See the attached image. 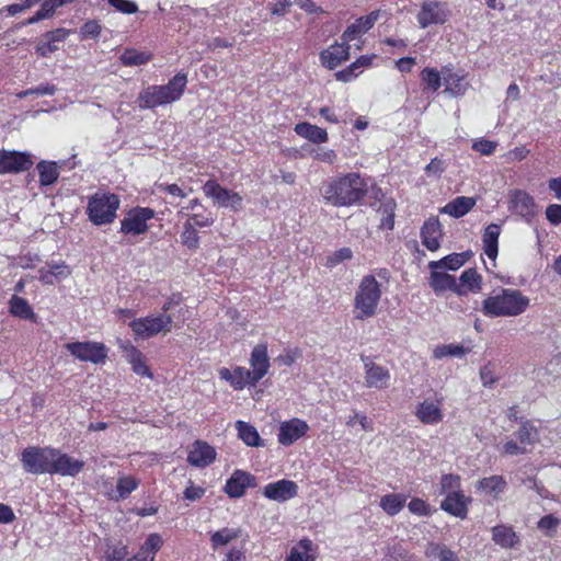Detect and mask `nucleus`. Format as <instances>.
<instances>
[{"instance_id":"nucleus-1","label":"nucleus","mask_w":561,"mask_h":561,"mask_svg":"<svg viewBox=\"0 0 561 561\" xmlns=\"http://www.w3.org/2000/svg\"><path fill=\"white\" fill-rule=\"evenodd\" d=\"M369 179L358 172L340 174L321 188L324 202L334 207H350L358 205L368 193Z\"/></svg>"},{"instance_id":"nucleus-2","label":"nucleus","mask_w":561,"mask_h":561,"mask_svg":"<svg viewBox=\"0 0 561 561\" xmlns=\"http://www.w3.org/2000/svg\"><path fill=\"white\" fill-rule=\"evenodd\" d=\"M187 84V76L184 72L176 73L167 84L148 85L142 89L136 102L140 110H153L171 104L181 99Z\"/></svg>"},{"instance_id":"nucleus-3","label":"nucleus","mask_w":561,"mask_h":561,"mask_svg":"<svg viewBox=\"0 0 561 561\" xmlns=\"http://www.w3.org/2000/svg\"><path fill=\"white\" fill-rule=\"evenodd\" d=\"M529 298L517 289H501L494 296H490L482 302V312L486 317H516L526 311Z\"/></svg>"},{"instance_id":"nucleus-4","label":"nucleus","mask_w":561,"mask_h":561,"mask_svg":"<svg viewBox=\"0 0 561 561\" xmlns=\"http://www.w3.org/2000/svg\"><path fill=\"white\" fill-rule=\"evenodd\" d=\"M252 370L244 367H237L233 370L232 387L242 390L245 386H255L268 371L270 359L267 346L257 344L253 347L250 358Z\"/></svg>"},{"instance_id":"nucleus-5","label":"nucleus","mask_w":561,"mask_h":561,"mask_svg":"<svg viewBox=\"0 0 561 561\" xmlns=\"http://www.w3.org/2000/svg\"><path fill=\"white\" fill-rule=\"evenodd\" d=\"M381 297L380 284L375 276L366 275L359 283L354 298V308L358 320H364L376 314Z\"/></svg>"},{"instance_id":"nucleus-6","label":"nucleus","mask_w":561,"mask_h":561,"mask_svg":"<svg viewBox=\"0 0 561 561\" xmlns=\"http://www.w3.org/2000/svg\"><path fill=\"white\" fill-rule=\"evenodd\" d=\"M119 198L115 194L95 193L90 197L87 213L96 226L111 224L116 218Z\"/></svg>"},{"instance_id":"nucleus-7","label":"nucleus","mask_w":561,"mask_h":561,"mask_svg":"<svg viewBox=\"0 0 561 561\" xmlns=\"http://www.w3.org/2000/svg\"><path fill=\"white\" fill-rule=\"evenodd\" d=\"M54 456L53 448L27 447L22 451L21 461L28 473H50Z\"/></svg>"},{"instance_id":"nucleus-8","label":"nucleus","mask_w":561,"mask_h":561,"mask_svg":"<svg viewBox=\"0 0 561 561\" xmlns=\"http://www.w3.org/2000/svg\"><path fill=\"white\" fill-rule=\"evenodd\" d=\"M173 318L171 314H159L156 317H147L134 320L130 328L134 333L142 339L157 335L161 332H170L172 329Z\"/></svg>"},{"instance_id":"nucleus-9","label":"nucleus","mask_w":561,"mask_h":561,"mask_svg":"<svg viewBox=\"0 0 561 561\" xmlns=\"http://www.w3.org/2000/svg\"><path fill=\"white\" fill-rule=\"evenodd\" d=\"M154 214V210L149 207L131 208L121 221V232L131 236L147 232V221L152 219Z\"/></svg>"},{"instance_id":"nucleus-10","label":"nucleus","mask_w":561,"mask_h":561,"mask_svg":"<svg viewBox=\"0 0 561 561\" xmlns=\"http://www.w3.org/2000/svg\"><path fill=\"white\" fill-rule=\"evenodd\" d=\"M203 192L219 207L231 208L236 211L242 207L241 195L222 187L216 181L208 180L203 186Z\"/></svg>"},{"instance_id":"nucleus-11","label":"nucleus","mask_w":561,"mask_h":561,"mask_svg":"<svg viewBox=\"0 0 561 561\" xmlns=\"http://www.w3.org/2000/svg\"><path fill=\"white\" fill-rule=\"evenodd\" d=\"M65 347L72 356L82 362L100 364L107 357L105 345L98 342H72L67 343Z\"/></svg>"},{"instance_id":"nucleus-12","label":"nucleus","mask_w":561,"mask_h":561,"mask_svg":"<svg viewBox=\"0 0 561 561\" xmlns=\"http://www.w3.org/2000/svg\"><path fill=\"white\" fill-rule=\"evenodd\" d=\"M32 164L28 153L0 150V174L27 171Z\"/></svg>"},{"instance_id":"nucleus-13","label":"nucleus","mask_w":561,"mask_h":561,"mask_svg":"<svg viewBox=\"0 0 561 561\" xmlns=\"http://www.w3.org/2000/svg\"><path fill=\"white\" fill-rule=\"evenodd\" d=\"M363 362L365 367V386L379 390L386 389L391 379L388 368L376 364L369 357H363Z\"/></svg>"},{"instance_id":"nucleus-14","label":"nucleus","mask_w":561,"mask_h":561,"mask_svg":"<svg viewBox=\"0 0 561 561\" xmlns=\"http://www.w3.org/2000/svg\"><path fill=\"white\" fill-rule=\"evenodd\" d=\"M510 209L529 221L536 215V203L526 191L514 190L510 192Z\"/></svg>"},{"instance_id":"nucleus-15","label":"nucleus","mask_w":561,"mask_h":561,"mask_svg":"<svg viewBox=\"0 0 561 561\" xmlns=\"http://www.w3.org/2000/svg\"><path fill=\"white\" fill-rule=\"evenodd\" d=\"M263 494L270 500L286 502L298 494V485L294 481L283 479L266 484Z\"/></svg>"},{"instance_id":"nucleus-16","label":"nucleus","mask_w":561,"mask_h":561,"mask_svg":"<svg viewBox=\"0 0 561 561\" xmlns=\"http://www.w3.org/2000/svg\"><path fill=\"white\" fill-rule=\"evenodd\" d=\"M54 454L55 456L51 462L50 474L57 473L61 476L75 477L83 469L84 462L82 460L70 457L67 454H61L57 449H54Z\"/></svg>"},{"instance_id":"nucleus-17","label":"nucleus","mask_w":561,"mask_h":561,"mask_svg":"<svg viewBox=\"0 0 561 561\" xmlns=\"http://www.w3.org/2000/svg\"><path fill=\"white\" fill-rule=\"evenodd\" d=\"M447 14L444 7L438 1H425L417 14V22L422 28H426L431 24L445 23Z\"/></svg>"},{"instance_id":"nucleus-18","label":"nucleus","mask_w":561,"mask_h":561,"mask_svg":"<svg viewBox=\"0 0 561 561\" xmlns=\"http://www.w3.org/2000/svg\"><path fill=\"white\" fill-rule=\"evenodd\" d=\"M431 270V276H430V287L434 290L436 294H440L446 290H450L453 293H456L457 295L461 296L466 294V290H463L457 283L456 278L446 273L439 271L440 268H430Z\"/></svg>"},{"instance_id":"nucleus-19","label":"nucleus","mask_w":561,"mask_h":561,"mask_svg":"<svg viewBox=\"0 0 561 561\" xmlns=\"http://www.w3.org/2000/svg\"><path fill=\"white\" fill-rule=\"evenodd\" d=\"M255 486V478L249 472L236 470L227 480L225 492L232 499L241 497L248 488Z\"/></svg>"},{"instance_id":"nucleus-20","label":"nucleus","mask_w":561,"mask_h":561,"mask_svg":"<svg viewBox=\"0 0 561 561\" xmlns=\"http://www.w3.org/2000/svg\"><path fill=\"white\" fill-rule=\"evenodd\" d=\"M350 58L348 42L342 39V43H334L320 53V59L324 67L330 70L339 67L343 61Z\"/></svg>"},{"instance_id":"nucleus-21","label":"nucleus","mask_w":561,"mask_h":561,"mask_svg":"<svg viewBox=\"0 0 561 561\" xmlns=\"http://www.w3.org/2000/svg\"><path fill=\"white\" fill-rule=\"evenodd\" d=\"M308 430V424L300 419L283 422L279 426L278 442L284 446H289L302 437Z\"/></svg>"},{"instance_id":"nucleus-22","label":"nucleus","mask_w":561,"mask_h":561,"mask_svg":"<svg viewBox=\"0 0 561 561\" xmlns=\"http://www.w3.org/2000/svg\"><path fill=\"white\" fill-rule=\"evenodd\" d=\"M445 92L453 95H463L467 91L468 83L465 81L466 76L462 72L454 71L453 66H444L442 68Z\"/></svg>"},{"instance_id":"nucleus-23","label":"nucleus","mask_w":561,"mask_h":561,"mask_svg":"<svg viewBox=\"0 0 561 561\" xmlns=\"http://www.w3.org/2000/svg\"><path fill=\"white\" fill-rule=\"evenodd\" d=\"M215 458V449L207 443L197 440L187 456V461L194 467L204 468L210 465Z\"/></svg>"},{"instance_id":"nucleus-24","label":"nucleus","mask_w":561,"mask_h":561,"mask_svg":"<svg viewBox=\"0 0 561 561\" xmlns=\"http://www.w3.org/2000/svg\"><path fill=\"white\" fill-rule=\"evenodd\" d=\"M442 237V225L437 218H431L424 222L421 229L423 245L430 251L439 249V239Z\"/></svg>"},{"instance_id":"nucleus-25","label":"nucleus","mask_w":561,"mask_h":561,"mask_svg":"<svg viewBox=\"0 0 561 561\" xmlns=\"http://www.w3.org/2000/svg\"><path fill=\"white\" fill-rule=\"evenodd\" d=\"M379 18V11H373L367 15L358 18L353 24L342 34V39L351 42L356 38L357 35L364 34L369 31Z\"/></svg>"},{"instance_id":"nucleus-26","label":"nucleus","mask_w":561,"mask_h":561,"mask_svg":"<svg viewBox=\"0 0 561 561\" xmlns=\"http://www.w3.org/2000/svg\"><path fill=\"white\" fill-rule=\"evenodd\" d=\"M468 499L460 491L448 492L445 500L440 504V508L445 512L460 518L467 516Z\"/></svg>"},{"instance_id":"nucleus-27","label":"nucleus","mask_w":561,"mask_h":561,"mask_svg":"<svg viewBox=\"0 0 561 561\" xmlns=\"http://www.w3.org/2000/svg\"><path fill=\"white\" fill-rule=\"evenodd\" d=\"M472 256L471 251H465L461 253H451L446 255L445 257L438 261H431L428 263V268H440V270H449L457 271Z\"/></svg>"},{"instance_id":"nucleus-28","label":"nucleus","mask_w":561,"mask_h":561,"mask_svg":"<svg viewBox=\"0 0 561 561\" xmlns=\"http://www.w3.org/2000/svg\"><path fill=\"white\" fill-rule=\"evenodd\" d=\"M294 130L298 136L308 139L313 144H323L328 141V133L325 129L307 122L298 123Z\"/></svg>"},{"instance_id":"nucleus-29","label":"nucleus","mask_w":561,"mask_h":561,"mask_svg":"<svg viewBox=\"0 0 561 561\" xmlns=\"http://www.w3.org/2000/svg\"><path fill=\"white\" fill-rule=\"evenodd\" d=\"M476 205L473 197L459 196L446 204L442 208V213L448 214L454 218H460L468 214Z\"/></svg>"},{"instance_id":"nucleus-30","label":"nucleus","mask_w":561,"mask_h":561,"mask_svg":"<svg viewBox=\"0 0 561 561\" xmlns=\"http://www.w3.org/2000/svg\"><path fill=\"white\" fill-rule=\"evenodd\" d=\"M500 232L501 227L497 224H491L485 228L482 237L484 253L491 260H494L499 253Z\"/></svg>"},{"instance_id":"nucleus-31","label":"nucleus","mask_w":561,"mask_h":561,"mask_svg":"<svg viewBox=\"0 0 561 561\" xmlns=\"http://www.w3.org/2000/svg\"><path fill=\"white\" fill-rule=\"evenodd\" d=\"M417 419L424 424H437L443 420L440 408L430 401H423L416 409Z\"/></svg>"},{"instance_id":"nucleus-32","label":"nucleus","mask_w":561,"mask_h":561,"mask_svg":"<svg viewBox=\"0 0 561 561\" xmlns=\"http://www.w3.org/2000/svg\"><path fill=\"white\" fill-rule=\"evenodd\" d=\"M375 56H360L353 64H351L347 68L335 73L337 80L343 82H348L355 77H357L358 72H360L362 68L369 67L371 65V60Z\"/></svg>"},{"instance_id":"nucleus-33","label":"nucleus","mask_w":561,"mask_h":561,"mask_svg":"<svg viewBox=\"0 0 561 561\" xmlns=\"http://www.w3.org/2000/svg\"><path fill=\"white\" fill-rule=\"evenodd\" d=\"M36 169L39 175V184L42 186H49L54 184L59 176V165L54 161H41L37 163Z\"/></svg>"},{"instance_id":"nucleus-34","label":"nucleus","mask_w":561,"mask_h":561,"mask_svg":"<svg viewBox=\"0 0 561 561\" xmlns=\"http://www.w3.org/2000/svg\"><path fill=\"white\" fill-rule=\"evenodd\" d=\"M242 530L240 528H228L225 527L211 534L210 543L214 550H217L221 546H226L234 539L241 537Z\"/></svg>"},{"instance_id":"nucleus-35","label":"nucleus","mask_w":561,"mask_h":561,"mask_svg":"<svg viewBox=\"0 0 561 561\" xmlns=\"http://www.w3.org/2000/svg\"><path fill=\"white\" fill-rule=\"evenodd\" d=\"M492 538L496 545L503 548H512L517 541V536L512 527L503 525L493 527Z\"/></svg>"},{"instance_id":"nucleus-36","label":"nucleus","mask_w":561,"mask_h":561,"mask_svg":"<svg viewBox=\"0 0 561 561\" xmlns=\"http://www.w3.org/2000/svg\"><path fill=\"white\" fill-rule=\"evenodd\" d=\"M152 55L134 48H126L119 56L121 62L126 67H135L147 64Z\"/></svg>"},{"instance_id":"nucleus-37","label":"nucleus","mask_w":561,"mask_h":561,"mask_svg":"<svg viewBox=\"0 0 561 561\" xmlns=\"http://www.w3.org/2000/svg\"><path fill=\"white\" fill-rule=\"evenodd\" d=\"M407 497L403 494L391 493L380 499V507L390 516L397 515L404 506Z\"/></svg>"},{"instance_id":"nucleus-38","label":"nucleus","mask_w":561,"mask_h":561,"mask_svg":"<svg viewBox=\"0 0 561 561\" xmlns=\"http://www.w3.org/2000/svg\"><path fill=\"white\" fill-rule=\"evenodd\" d=\"M9 305H10V312L14 317L25 319V320H31L35 317L27 300L18 295H13L11 297Z\"/></svg>"},{"instance_id":"nucleus-39","label":"nucleus","mask_w":561,"mask_h":561,"mask_svg":"<svg viewBox=\"0 0 561 561\" xmlns=\"http://www.w3.org/2000/svg\"><path fill=\"white\" fill-rule=\"evenodd\" d=\"M420 77L422 82L424 83V89L430 90L432 92H436L444 83L442 70L438 71L435 68H424L421 71Z\"/></svg>"},{"instance_id":"nucleus-40","label":"nucleus","mask_w":561,"mask_h":561,"mask_svg":"<svg viewBox=\"0 0 561 561\" xmlns=\"http://www.w3.org/2000/svg\"><path fill=\"white\" fill-rule=\"evenodd\" d=\"M47 271L42 270L41 279L45 284H53L54 278L61 279L70 274V268L65 263L47 264Z\"/></svg>"},{"instance_id":"nucleus-41","label":"nucleus","mask_w":561,"mask_h":561,"mask_svg":"<svg viewBox=\"0 0 561 561\" xmlns=\"http://www.w3.org/2000/svg\"><path fill=\"white\" fill-rule=\"evenodd\" d=\"M236 427L238 430V436L248 445V446H260L261 438L256 431V428L243 421H238L236 423Z\"/></svg>"},{"instance_id":"nucleus-42","label":"nucleus","mask_w":561,"mask_h":561,"mask_svg":"<svg viewBox=\"0 0 561 561\" xmlns=\"http://www.w3.org/2000/svg\"><path fill=\"white\" fill-rule=\"evenodd\" d=\"M481 275L474 268H468L462 272L458 284L463 290L478 291L481 289Z\"/></svg>"},{"instance_id":"nucleus-43","label":"nucleus","mask_w":561,"mask_h":561,"mask_svg":"<svg viewBox=\"0 0 561 561\" xmlns=\"http://www.w3.org/2000/svg\"><path fill=\"white\" fill-rule=\"evenodd\" d=\"M478 488L488 491L495 497L506 488V481L502 476H491L479 480Z\"/></svg>"},{"instance_id":"nucleus-44","label":"nucleus","mask_w":561,"mask_h":561,"mask_svg":"<svg viewBox=\"0 0 561 561\" xmlns=\"http://www.w3.org/2000/svg\"><path fill=\"white\" fill-rule=\"evenodd\" d=\"M516 437L523 446L534 445L538 440V432L529 421H525L516 432Z\"/></svg>"},{"instance_id":"nucleus-45","label":"nucleus","mask_w":561,"mask_h":561,"mask_svg":"<svg viewBox=\"0 0 561 561\" xmlns=\"http://www.w3.org/2000/svg\"><path fill=\"white\" fill-rule=\"evenodd\" d=\"M138 484V480L133 477L128 476L118 478L116 485L118 495L116 500L126 499L133 491L137 489Z\"/></svg>"},{"instance_id":"nucleus-46","label":"nucleus","mask_w":561,"mask_h":561,"mask_svg":"<svg viewBox=\"0 0 561 561\" xmlns=\"http://www.w3.org/2000/svg\"><path fill=\"white\" fill-rule=\"evenodd\" d=\"M468 350H466L462 345H443L438 346L434 351V355L436 358H442L445 356H454V357H461L466 355Z\"/></svg>"},{"instance_id":"nucleus-47","label":"nucleus","mask_w":561,"mask_h":561,"mask_svg":"<svg viewBox=\"0 0 561 561\" xmlns=\"http://www.w3.org/2000/svg\"><path fill=\"white\" fill-rule=\"evenodd\" d=\"M56 91H57L56 85L46 83V84H41L36 88H31V89L21 91L20 93H18V98L24 99L28 95H36V96L54 95Z\"/></svg>"},{"instance_id":"nucleus-48","label":"nucleus","mask_w":561,"mask_h":561,"mask_svg":"<svg viewBox=\"0 0 561 561\" xmlns=\"http://www.w3.org/2000/svg\"><path fill=\"white\" fill-rule=\"evenodd\" d=\"M559 519L554 517L553 515L549 514L539 519L537 523L538 529L543 531L546 536L552 537L556 533V529L559 525Z\"/></svg>"},{"instance_id":"nucleus-49","label":"nucleus","mask_w":561,"mask_h":561,"mask_svg":"<svg viewBox=\"0 0 561 561\" xmlns=\"http://www.w3.org/2000/svg\"><path fill=\"white\" fill-rule=\"evenodd\" d=\"M428 553L431 557L438 558L439 561H458L455 552L445 546L432 545Z\"/></svg>"},{"instance_id":"nucleus-50","label":"nucleus","mask_w":561,"mask_h":561,"mask_svg":"<svg viewBox=\"0 0 561 561\" xmlns=\"http://www.w3.org/2000/svg\"><path fill=\"white\" fill-rule=\"evenodd\" d=\"M182 242L190 249L197 248L199 237L195 228L191 224H184L183 232L181 234Z\"/></svg>"},{"instance_id":"nucleus-51","label":"nucleus","mask_w":561,"mask_h":561,"mask_svg":"<svg viewBox=\"0 0 561 561\" xmlns=\"http://www.w3.org/2000/svg\"><path fill=\"white\" fill-rule=\"evenodd\" d=\"M162 543L163 540L159 534H150L142 543L141 548L144 551L154 558L156 552L160 550Z\"/></svg>"},{"instance_id":"nucleus-52","label":"nucleus","mask_w":561,"mask_h":561,"mask_svg":"<svg viewBox=\"0 0 561 561\" xmlns=\"http://www.w3.org/2000/svg\"><path fill=\"white\" fill-rule=\"evenodd\" d=\"M107 3L113 7L116 11L123 14H133L138 11L136 2L130 0H106Z\"/></svg>"},{"instance_id":"nucleus-53","label":"nucleus","mask_w":561,"mask_h":561,"mask_svg":"<svg viewBox=\"0 0 561 561\" xmlns=\"http://www.w3.org/2000/svg\"><path fill=\"white\" fill-rule=\"evenodd\" d=\"M128 554L127 547L124 545L110 546L104 554L105 560L123 561Z\"/></svg>"},{"instance_id":"nucleus-54","label":"nucleus","mask_w":561,"mask_h":561,"mask_svg":"<svg viewBox=\"0 0 561 561\" xmlns=\"http://www.w3.org/2000/svg\"><path fill=\"white\" fill-rule=\"evenodd\" d=\"M460 486V478L456 474H444L440 479V493L457 491Z\"/></svg>"},{"instance_id":"nucleus-55","label":"nucleus","mask_w":561,"mask_h":561,"mask_svg":"<svg viewBox=\"0 0 561 561\" xmlns=\"http://www.w3.org/2000/svg\"><path fill=\"white\" fill-rule=\"evenodd\" d=\"M101 25L95 20L87 21L80 30L82 38H98L101 33Z\"/></svg>"},{"instance_id":"nucleus-56","label":"nucleus","mask_w":561,"mask_h":561,"mask_svg":"<svg viewBox=\"0 0 561 561\" xmlns=\"http://www.w3.org/2000/svg\"><path fill=\"white\" fill-rule=\"evenodd\" d=\"M185 224H191L193 228L195 227H209L214 224V218L210 213L207 214H194L188 217Z\"/></svg>"},{"instance_id":"nucleus-57","label":"nucleus","mask_w":561,"mask_h":561,"mask_svg":"<svg viewBox=\"0 0 561 561\" xmlns=\"http://www.w3.org/2000/svg\"><path fill=\"white\" fill-rule=\"evenodd\" d=\"M408 508L411 513L416 514L419 516H428L431 514V508L428 504L421 499H412L408 504Z\"/></svg>"},{"instance_id":"nucleus-58","label":"nucleus","mask_w":561,"mask_h":561,"mask_svg":"<svg viewBox=\"0 0 561 561\" xmlns=\"http://www.w3.org/2000/svg\"><path fill=\"white\" fill-rule=\"evenodd\" d=\"M352 250L350 248H342L335 251L332 255L328 256L327 264L329 266H334L340 264L345 260L352 259Z\"/></svg>"},{"instance_id":"nucleus-59","label":"nucleus","mask_w":561,"mask_h":561,"mask_svg":"<svg viewBox=\"0 0 561 561\" xmlns=\"http://www.w3.org/2000/svg\"><path fill=\"white\" fill-rule=\"evenodd\" d=\"M480 379L484 387H491L496 382L497 377L495 376L494 369L490 364L481 367Z\"/></svg>"},{"instance_id":"nucleus-60","label":"nucleus","mask_w":561,"mask_h":561,"mask_svg":"<svg viewBox=\"0 0 561 561\" xmlns=\"http://www.w3.org/2000/svg\"><path fill=\"white\" fill-rule=\"evenodd\" d=\"M546 218L553 226L560 225L561 224V205L560 204L548 205L546 208Z\"/></svg>"},{"instance_id":"nucleus-61","label":"nucleus","mask_w":561,"mask_h":561,"mask_svg":"<svg viewBox=\"0 0 561 561\" xmlns=\"http://www.w3.org/2000/svg\"><path fill=\"white\" fill-rule=\"evenodd\" d=\"M472 148L483 156H490L494 152L496 148V142L486 139H481L476 141L472 145Z\"/></svg>"},{"instance_id":"nucleus-62","label":"nucleus","mask_w":561,"mask_h":561,"mask_svg":"<svg viewBox=\"0 0 561 561\" xmlns=\"http://www.w3.org/2000/svg\"><path fill=\"white\" fill-rule=\"evenodd\" d=\"M382 206L385 208V214H387V217L381 220V225H382V227L391 230V229H393V226H394V220H393L394 203L392 199H390V201L383 203Z\"/></svg>"},{"instance_id":"nucleus-63","label":"nucleus","mask_w":561,"mask_h":561,"mask_svg":"<svg viewBox=\"0 0 561 561\" xmlns=\"http://www.w3.org/2000/svg\"><path fill=\"white\" fill-rule=\"evenodd\" d=\"M133 370L139 376H148L151 378V373L149 371L146 364L141 360L140 354L136 353L131 358Z\"/></svg>"},{"instance_id":"nucleus-64","label":"nucleus","mask_w":561,"mask_h":561,"mask_svg":"<svg viewBox=\"0 0 561 561\" xmlns=\"http://www.w3.org/2000/svg\"><path fill=\"white\" fill-rule=\"evenodd\" d=\"M57 7L53 0H42L41 9L36 12L42 20L49 19L54 15Z\"/></svg>"}]
</instances>
